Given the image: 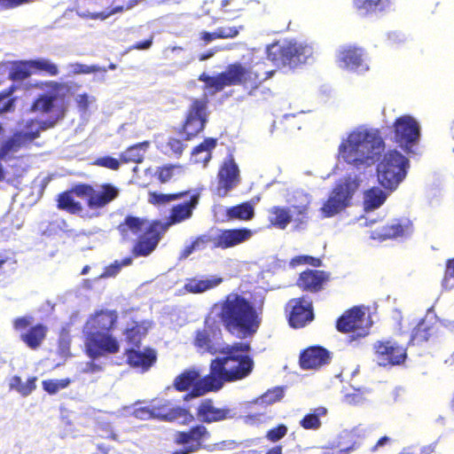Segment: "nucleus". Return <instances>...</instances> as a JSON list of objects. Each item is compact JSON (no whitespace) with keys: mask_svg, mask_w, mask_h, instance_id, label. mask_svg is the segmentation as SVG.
I'll return each mask as SVG.
<instances>
[{"mask_svg":"<svg viewBox=\"0 0 454 454\" xmlns=\"http://www.w3.org/2000/svg\"><path fill=\"white\" fill-rule=\"evenodd\" d=\"M194 345L197 348L200 349L203 353H209L215 355L219 350L212 341L209 334L206 330L198 331L194 339Z\"/></svg>","mask_w":454,"mask_h":454,"instance_id":"nucleus-45","label":"nucleus"},{"mask_svg":"<svg viewBox=\"0 0 454 454\" xmlns=\"http://www.w3.org/2000/svg\"><path fill=\"white\" fill-rule=\"evenodd\" d=\"M216 178V193L220 197L226 196L240 183L239 168L231 153L228 154L219 166Z\"/></svg>","mask_w":454,"mask_h":454,"instance_id":"nucleus-18","label":"nucleus"},{"mask_svg":"<svg viewBox=\"0 0 454 454\" xmlns=\"http://www.w3.org/2000/svg\"><path fill=\"white\" fill-rule=\"evenodd\" d=\"M301 201L297 205L291 207L293 214L295 215V221L304 223L308 219V211L309 207V200L306 195H301Z\"/></svg>","mask_w":454,"mask_h":454,"instance_id":"nucleus-50","label":"nucleus"},{"mask_svg":"<svg viewBox=\"0 0 454 454\" xmlns=\"http://www.w3.org/2000/svg\"><path fill=\"white\" fill-rule=\"evenodd\" d=\"M268 417L264 412H250L244 416V421L249 425L260 424L264 422Z\"/></svg>","mask_w":454,"mask_h":454,"instance_id":"nucleus-62","label":"nucleus"},{"mask_svg":"<svg viewBox=\"0 0 454 454\" xmlns=\"http://www.w3.org/2000/svg\"><path fill=\"white\" fill-rule=\"evenodd\" d=\"M454 279V258L449 259L446 262V269L442 281V286L445 288H451L452 285L450 283Z\"/></svg>","mask_w":454,"mask_h":454,"instance_id":"nucleus-59","label":"nucleus"},{"mask_svg":"<svg viewBox=\"0 0 454 454\" xmlns=\"http://www.w3.org/2000/svg\"><path fill=\"white\" fill-rule=\"evenodd\" d=\"M123 356L126 364L140 373L150 371L158 359L157 351L151 347H145L143 349L130 347L125 348Z\"/></svg>","mask_w":454,"mask_h":454,"instance_id":"nucleus-21","label":"nucleus"},{"mask_svg":"<svg viewBox=\"0 0 454 454\" xmlns=\"http://www.w3.org/2000/svg\"><path fill=\"white\" fill-rule=\"evenodd\" d=\"M223 282L222 278H212L208 279H192L186 286V289L194 294L212 289Z\"/></svg>","mask_w":454,"mask_h":454,"instance_id":"nucleus-42","label":"nucleus"},{"mask_svg":"<svg viewBox=\"0 0 454 454\" xmlns=\"http://www.w3.org/2000/svg\"><path fill=\"white\" fill-rule=\"evenodd\" d=\"M420 137V127L411 115H402L393 123V141L406 153H412Z\"/></svg>","mask_w":454,"mask_h":454,"instance_id":"nucleus-11","label":"nucleus"},{"mask_svg":"<svg viewBox=\"0 0 454 454\" xmlns=\"http://www.w3.org/2000/svg\"><path fill=\"white\" fill-rule=\"evenodd\" d=\"M359 181L348 177L333 187L330 196L320 208L324 217H332L348 206L354 192L358 188Z\"/></svg>","mask_w":454,"mask_h":454,"instance_id":"nucleus-10","label":"nucleus"},{"mask_svg":"<svg viewBox=\"0 0 454 454\" xmlns=\"http://www.w3.org/2000/svg\"><path fill=\"white\" fill-rule=\"evenodd\" d=\"M270 223L280 230H285L292 222V215L290 210L284 207L274 206L269 210Z\"/></svg>","mask_w":454,"mask_h":454,"instance_id":"nucleus-36","label":"nucleus"},{"mask_svg":"<svg viewBox=\"0 0 454 454\" xmlns=\"http://www.w3.org/2000/svg\"><path fill=\"white\" fill-rule=\"evenodd\" d=\"M167 146L168 147L170 152L173 154H175V156L177 158H179L183 154L186 147L183 141L176 137H169L167 142Z\"/></svg>","mask_w":454,"mask_h":454,"instance_id":"nucleus-58","label":"nucleus"},{"mask_svg":"<svg viewBox=\"0 0 454 454\" xmlns=\"http://www.w3.org/2000/svg\"><path fill=\"white\" fill-rule=\"evenodd\" d=\"M331 361L330 352L320 346L309 347L300 355V366L303 370L318 369Z\"/></svg>","mask_w":454,"mask_h":454,"instance_id":"nucleus-28","label":"nucleus"},{"mask_svg":"<svg viewBox=\"0 0 454 454\" xmlns=\"http://www.w3.org/2000/svg\"><path fill=\"white\" fill-rule=\"evenodd\" d=\"M330 279L329 271L308 269L299 274L296 286L302 291L315 294L322 291Z\"/></svg>","mask_w":454,"mask_h":454,"instance_id":"nucleus-25","label":"nucleus"},{"mask_svg":"<svg viewBox=\"0 0 454 454\" xmlns=\"http://www.w3.org/2000/svg\"><path fill=\"white\" fill-rule=\"evenodd\" d=\"M275 71H266L261 75L252 68H247L239 62H234L226 67L225 70L215 76L201 74L199 80L205 82L207 89L215 92L222 91L225 87L242 85L248 90L250 96H254L261 84L270 78Z\"/></svg>","mask_w":454,"mask_h":454,"instance_id":"nucleus-4","label":"nucleus"},{"mask_svg":"<svg viewBox=\"0 0 454 454\" xmlns=\"http://www.w3.org/2000/svg\"><path fill=\"white\" fill-rule=\"evenodd\" d=\"M31 61L34 69L43 71L51 76L59 74L58 67L47 59H34Z\"/></svg>","mask_w":454,"mask_h":454,"instance_id":"nucleus-55","label":"nucleus"},{"mask_svg":"<svg viewBox=\"0 0 454 454\" xmlns=\"http://www.w3.org/2000/svg\"><path fill=\"white\" fill-rule=\"evenodd\" d=\"M199 194H193L188 201L174 206L168 217L169 222L171 223H178L190 218L193 209L199 203Z\"/></svg>","mask_w":454,"mask_h":454,"instance_id":"nucleus-33","label":"nucleus"},{"mask_svg":"<svg viewBox=\"0 0 454 454\" xmlns=\"http://www.w3.org/2000/svg\"><path fill=\"white\" fill-rule=\"evenodd\" d=\"M85 347L87 355L92 359L117 354L121 348L117 338L110 333L100 331L87 332Z\"/></svg>","mask_w":454,"mask_h":454,"instance_id":"nucleus-15","label":"nucleus"},{"mask_svg":"<svg viewBox=\"0 0 454 454\" xmlns=\"http://www.w3.org/2000/svg\"><path fill=\"white\" fill-rule=\"evenodd\" d=\"M267 56L276 65L294 67L304 61V48L297 43L276 42L267 47Z\"/></svg>","mask_w":454,"mask_h":454,"instance_id":"nucleus-14","label":"nucleus"},{"mask_svg":"<svg viewBox=\"0 0 454 454\" xmlns=\"http://www.w3.org/2000/svg\"><path fill=\"white\" fill-rule=\"evenodd\" d=\"M409 160L396 150L384 154L377 165V178L386 190L395 191L407 175Z\"/></svg>","mask_w":454,"mask_h":454,"instance_id":"nucleus-7","label":"nucleus"},{"mask_svg":"<svg viewBox=\"0 0 454 454\" xmlns=\"http://www.w3.org/2000/svg\"><path fill=\"white\" fill-rule=\"evenodd\" d=\"M250 345L234 342L219 350L222 356L211 360L209 373L204 376L203 392L220 390L225 382H233L247 378L253 371L254 361L247 355ZM199 393H202L200 391Z\"/></svg>","mask_w":454,"mask_h":454,"instance_id":"nucleus-1","label":"nucleus"},{"mask_svg":"<svg viewBox=\"0 0 454 454\" xmlns=\"http://www.w3.org/2000/svg\"><path fill=\"white\" fill-rule=\"evenodd\" d=\"M33 318L23 316L13 320V328L20 332V339L27 347L37 349L46 338L48 328L43 324L32 325Z\"/></svg>","mask_w":454,"mask_h":454,"instance_id":"nucleus-16","label":"nucleus"},{"mask_svg":"<svg viewBox=\"0 0 454 454\" xmlns=\"http://www.w3.org/2000/svg\"><path fill=\"white\" fill-rule=\"evenodd\" d=\"M372 353L380 367L403 365L408 357L406 346L392 338L375 341Z\"/></svg>","mask_w":454,"mask_h":454,"instance_id":"nucleus-9","label":"nucleus"},{"mask_svg":"<svg viewBox=\"0 0 454 454\" xmlns=\"http://www.w3.org/2000/svg\"><path fill=\"white\" fill-rule=\"evenodd\" d=\"M50 93L40 94L31 104L30 111L47 116V119L38 122L39 127L35 129L45 130L53 128L59 121L62 120L67 113V105L63 100L59 102V91L61 84L58 82H48L45 83Z\"/></svg>","mask_w":454,"mask_h":454,"instance_id":"nucleus-6","label":"nucleus"},{"mask_svg":"<svg viewBox=\"0 0 454 454\" xmlns=\"http://www.w3.org/2000/svg\"><path fill=\"white\" fill-rule=\"evenodd\" d=\"M439 320L436 314H426L412 329L409 343L423 346L433 340L438 332Z\"/></svg>","mask_w":454,"mask_h":454,"instance_id":"nucleus-24","label":"nucleus"},{"mask_svg":"<svg viewBox=\"0 0 454 454\" xmlns=\"http://www.w3.org/2000/svg\"><path fill=\"white\" fill-rule=\"evenodd\" d=\"M290 266L295 268L299 265H309L314 268H319L323 265V261L320 257H315L309 254H301L293 257L289 262Z\"/></svg>","mask_w":454,"mask_h":454,"instance_id":"nucleus-49","label":"nucleus"},{"mask_svg":"<svg viewBox=\"0 0 454 454\" xmlns=\"http://www.w3.org/2000/svg\"><path fill=\"white\" fill-rule=\"evenodd\" d=\"M116 314H92L85 325L87 332H107L114 327Z\"/></svg>","mask_w":454,"mask_h":454,"instance_id":"nucleus-34","label":"nucleus"},{"mask_svg":"<svg viewBox=\"0 0 454 454\" xmlns=\"http://www.w3.org/2000/svg\"><path fill=\"white\" fill-rule=\"evenodd\" d=\"M189 193L188 191L185 192H180L176 193H160L157 192H150L148 193V201L156 206L164 205L167 204L172 200H179L181 198H184Z\"/></svg>","mask_w":454,"mask_h":454,"instance_id":"nucleus-46","label":"nucleus"},{"mask_svg":"<svg viewBox=\"0 0 454 454\" xmlns=\"http://www.w3.org/2000/svg\"><path fill=\"white\" fill-rule=\"evenodd\" d=\"M36 124L37 121L35 120L28 121L26 124V128L29 129L28 131L16 133L1 145L0 161L12 160V153H17L26 143L39 137V129H33V127Z\"/></svg>","mask_w":454,"mask_h":454,"instance_id":"nucleus-23","label":"nucleus"},{"mask_svg":"<svg viewBox=\"0 0 454 454\" xmlns=\"http://www.w3.org/2000/svg\"><path fill=\"white\" fill-rule=\"evenodd\" d=\"M228 333L238 339L252 337L258 330V314H218Z\"/></svg>","mask_w":454,"mask_h":454,"instance_id":"nucleus-13","label":"nucleus"},{"mask_svg":"<svg viewBox=\"0 0 454 454\" xmlns=\"http://www.w3.org/2000/svg\"><path fill=\"white\" fill-rule=\"evenodd\" d=\"M327 410L325 407L315 408L303 416L300 420V426L305 430H318L322 426L320 418L325 416Z\"/></svg>","mask_w":454,"mask_h":454,"instance_id":"nucleus-37","label":"nucleus"},{"mask_svg":"<svg viewBox=\"0 0 454 454\" xmlns=\"http://www.w3.org/2000/svg\"><path fill=\"white\" fill-rule=\"evenodd\" d=\"M207 107L208 99L207 96L192 100L184 121L178 130V133L183 136L185 141L194 139L204 130L208 119Z\"/></svg>","mask_w":454,"mask_h":454,"instance_id":"nucleus-8","label":"nucleus"},{"mask_svg":"<svg viewBox=\"0 0 454 454\" xmlns=\"http://www.w3.org/2000/svg\"><path fill=\"white\" fill-rule=\"evenodd\" d=\"M132 263L131 257H125L121 261L115 260L114 262L106 266L100 275L101 278H108L115 277L124 266H129Z\"/></svg>","mask_w":454,"mask_h":454,"instance_id":"nucleus-48","label":"nucleus"},{"mask_svg":"<svg viewBox=\"0 0 454 454\" xmlns=\"http://www.w3.org/2000/svg\"><path fill=\"white\" fill-rule=\"evenodd\" d=\"M196 417L201 423L212 424L231 419L233 414L230 408L216 407L213 399L207 398L199 403Z\"/></svg>","mask_w":454,"mask_h":454,"instance_id":"nucleus-26","label":"nucleus"},{"mask_svg":"<svg viewBox=\"0 0 454 454\" xmlns=\"http://www.w3.org/2000/svg\"><path fill=\"white\" fill-rule=\"evenodd\" d=\"M182 166L179 164H167L161 167L157 168L155 175L158 180L161 183L168 182L174 176V171L176 168H181Z\"/></svg>","mask_w":454,"mask_h":454,"instance_id":"nucleus-54","label":"nucleus"},{"mask_svg":"<svg viewBox=\"0 0 454 454\" xmlns=\"http://www.w3.org/2000/svg\"><path fill=\"white\" fill-rule=\"evenodd\" d=\"M286 312H313L312 300L307 296L302 295L299 298H294L288 301L286 305Z\"/></svg>","mask_w":454,"mask_h":454,"instance_id":"nucleus-44","label":"nucleus"},{"mask_svg":"<svg viewBox=\"0 0 454 454\" xmlns=\"http://www.w3.org/2000/svg\"><path fill=\"white\" fill-rule=\"evenodd\" d=\"M413 231L412 222L406 217L394 219L375 231V235L380 239H396L409 235Z\"/></svg>","mask_w":454,"mask_h":454,"instance_id":"nucleus-29","label":"nucleus"},{"mask_svg":"<svg viewBox=\"0 0 454 454\" xmlns=\"http://www.w3.org/2000/svg\"><path fill=\"white\" fill-rule=\"evenodd\" d=\"M315 314H289V325L294 329L304 327L314 320Z\"/></svg>","mask_w":454,"mask_h":454,"instance_id":"nucleus-53","label":"nucleus"},{"mask_svg":"<svg viewBox=\"0 0 454 454\" xmlns=\"http://www.w3.org/2000/svg\"><path fill=\"white\" fill-rule=\"evenodd\" d=\"M213 239L214 237L210 235H200L197 237L192 242V247H194L195 251L203 250L207 247V245L212 244L213 245Z\"/></svg>","mask_w":454,"mask_h":454,"instance_id":"nucleus-60","label":"nucleus"},{"mask_svg":"<svg viewBox=\"0 0 454 454\" xmlns=\"http://www.w3.org/2000/svg\"><path fill=\"white\" fill-rule=\"evenodd\" d=\"M71 383L70 379L45 380L42 382L43 388L50 395H54L60 389L66 388Z\"/></svg>","mask_w":454,"mask_h":454,"instance_id":"nucleus-52","label":"nucleus"},{"mask_svg":"<svg viewBox=\"0 0 454 454\" xmlns=\"http://www.w3.org/2000/svg\"><path fill=\"white\" fill-rule=\"evenodd\" d=\"M37 377L33 376L23 383L20 376L14 375L9 382L10 389L15 390L22 396L29 395L36 388Z\"/></svg>","mask_w":454,"mask_h":454,"instance_id":"nucleus-39","label":"nucleus"},{"mask_svg":"<svg viewBox=\"0 0 454 454\" xmlns=\"http://www.w3.org/2000/svg\"><path fill=\"white\" fill-rule=\"evenodd\" d=\"M204 377L200 376V372L195 368H190L179 373L172 383L173 387L178 392L189 391L184 397L185 401L191 398L199 397L206 395L207 392L199 393L204 388Z\"/></svg>","mask_w":454,"mask_h":454,"instance_id":"nucleus-20","label":"nucleus"},{"mask_svg":"<svg viewBox=\"0 0 454 454\" xmlns=\"http://www.w3.org/2000/svg\"><path fill=\"white\" fill-rule=\"evenodd\" d=\"M147 145L148 142H144L129 146L124 152L120 153L121 163H141L145 158L141 149L143 146L147 147Z\"/></svg>","mask_w":454,"mask_h":454,"instance_id":"nucleus-41","label":"nucleus"},{"mask_svg":"<svg viewBox=\"0 0 454 454\" xmlns=\"http://www.w3.org/2000/svg\"><path fill=\"white\" fill-rule=\"evenodd\" d=\"M210 437L211 434L207 428L203 424H197L187 430L176 431L173 442L176 445L183 446L194 453L202 450L204 442Z\"/></svg>","mask_w":454,"mask_h":454,"instance_id":"nucleus-19","label":"nucleus"},{"mask_svg":"<svg viewBox=\"0 0 454 454\" xmlns=\"http://www.w3.org/2000/svg\"><path fill=\"white\" fill-rule=\"evenodd\" d=\"M219 304L221 312H259L263 309L264 296L256 292H233Z\"/></svg>","mask_w":454,"mask_h":454,"instance_id":"nucleus-12","label":"nucleus"},{"mask_svg":"<svg viewBox=\"0 0 454 454\" xmlns=\"http://www.w3.org/2000/svg\"><path fill=\"white\" fill-rule=\"evenodd\" d=\"M150 413L154 418L163 421L172 422L177 419H184V423L188 424L194 420L193 415L186 408L175 405L170 400L155 398L151 402Z\"/></svg>","mask_w":454,"mask_h":454,"instance_id":"nucleus-17","label":"nucleus"},{"mask_svg":"<svg viewBox=\"0 0 454 454\" xmlns=\"http://www.w3.org/2000/svg\"><path fill=\"white\" fill-rule=\"evenodd\" d=\"M379 129H357L351 131L339 145V157L356 168L368 167L384 150Z\"/></svg>","mask_w":454,"mask_h":454,"instance_id":"nucleus-2","label":"nucleus"},{"mask_svg":"<svg viewBox=\"0 0 454 454\" xmlns=\"http://www.w3.org/2000/svg\"><path fill=\"white\" fill-rule=\"evenodd\" d=\"M31 60H19L12 62L8 77L12 81H24L32 74Z\"/></svg>","mask_w":454,"mask_h":454,"instance_id":"nucleus-38","label":"nucleus"},{"mask_svg":"<svg viewBox=\"0 0 454 454\" xmlns=\"http://www.w3.org/2000/svg\"><path fill=\"white\" fill-rule=\"evenodd\" d=\"M119 189L110 183H105L95 189L89 184H76L70 190L60 192L57 198V207L71 215H79L83 207L81 202L74 200L73 194L85 199L90 210H99L109 205L119 196Z\"/></svg>","mask_w":454,"mask_h":454,"instance_id":"nucleus-3","label":"nucleus"},{"mask_svg":"<svg viewBox=\"0 0 454 454\" xmlns=\"http://www.w3.org/2000/svg\"><path fill=\"white\" fill-rule=\"evenodd\" d=\"M254 214V207L248 202L231 207L226 210L228 220L247 221L253 218Z\"/></svg>","mask_w":454,"mask_h":454,"instance_id":"nucleus-40","label":"nucleus"},{"mask_svg":"<svg viewBox=\"0 0 454 454\" xmlns=\"http://www.w3.org/2000/svg\"><path fill=\"white\" fill-rule=\"evenodd\" d=\"M253 231L247 228L223 229L214 237L213 248L228 249L247 241Z\"/></svg>","mask_w":454,"mask_h":454,"instance_id":"nucleus-27","label":"nucleus"},{"mask_svg":"<svg viewBox=\"0 0 454 454\" xmlns=\"http://www.w3.org/2000/svg\"><path fill=\"white\" fill-rule=\"evenodd\" d=\"M339 61L350 70L366 69L364 61V51L356 46H346L339 51Z\"/></svg>","mask_w":454,"mask_h":454,"instance_id":"nucleus-31","label":"nucleus"},{"mask_svg":"<svg viewBox=\"0 0 454 454\" xmlns=\"http://www.w3.org/2000/svg\"><path fill=\"white\" fill-rule=\"evenodd\" d=\"M151 326V321L132 320L123 331L125 341L132 347L140 348L142 340L147 335Z\"/></svg>","mask_w":454,"mask_h":454,"instance_id":"nucleus-30","label":"nucleus"},{"mask_svg":"<svg viewBox=\"0 0 454 454\" xmlns=\"http://www.w3.org/2000/svg\"><path fill=\"white\" fill-rule=\"evenodd\" d=\"M369 392V390H361L360 388H358L356 390L355 393L346 394L344 398L346 403L349 404H357L364 400V395Z\"/></svg>","mask_w":454,"mask_h":454,"instance_id":"nucleus-61","label":"nucleus"},{"mask_svg":"<svg viewBox=\"0 0 454 454\" xmlns=\"http://www.w3.org/2000/svg\"><path fill=\"white\" fill-rule=\"evenodd\" d=\"M93 100H95V98L93 97L89 96L87 93L80 94L75 98L77 107L82 112L87 111L90 104Z\"/></svg>","mask_w":454,"mask_h":454,"instance_id":"nucleus-63","label":"nucleus"},{"mask_svg":"<svg viewBox=\"0 0 454 454\" xmlns=\"http://www.w3.org/2000/svg\"><path fill=\"white\" fill-rule=\"evenodd\" d=\"M244 26L239 27H219L216 28L219 39H232L239 35Z\"/></svg>","mask_w":454,"mask_h":454,"instance_id":"nucleus-57","label":"nucleus"},{"mask_svg":"<svg viewBox=\"0 0 454 454\" xmlns=\"http://www.w3.org/2000/svg\"><path fill=\"white\" fill-rule=\"evenodd\" d=\"M92 164L94 166L105 168L110 170L116 171L120 168L121 163V157L119 156V159L114 158L111 155H105L101 157L96 158Z\"/></svg>","mask_w":454,"mask_h":454,"instance_id":"nucleus-51","label":"nucleus"},{"mask_svg":"<svg viewBox=\"0 0 454 454\" xmlns=\"http://www.w3.org/2000/svg\"><path fill=\"white\" fill-rule=\"evenodd\" d=\"M123 239H129L130 235H138L132 247L131 253L135 257L148 256L157 247L161 239L165 228L159 221L147 223L145 219L134 215H127L116 227Z\"/></svg>","mask_w":454,"mask_h":454,"instance_id":"nucleus-5","label":"nucleus"},{"mask_svg":"<svg viewBox=\"0 0 454 454\" xmlns=\"http://www.w3.org/2000/svg\"><path fill=\"white\" fill-rule=\"evenodd\" d=\"M72 67L74 74H90L98 71L97 66H87L82 63H74L72 65Z\"/></svg>","mask_w":454,"mask_h":454,"instance_id":"nucleus-64","label":"nucleus"},{"mask_svg":"<svg viewBox=\"0 0 454 454\" xmlns=\"http://www.w3.org/2000/svg\"><path fill=\"white\" fill-rule=\"evenodd\" d=\"M288 432V428L285 424H278V426L269 429L266 432L265 437L270 442H277L284 438Z\"/></svg>","mask_w":454,"mask_h":454,"instance_id":"nucleus-56","label":"nucleus"},{"mask_svg":"<svg viewBox=\"0 0 454 454\" xmlns=\"http://www.w3.org/2000/svg\"><path fill=\"white\" fill-rule=\"evenodd\" d=\"M389 4L390 0H353L355 9L364 16L384 12Z\"/></svg>","mask_w":454,"mask_h":454,"instance_id":"nucleus-35","label":"nucleus"},{"mask_svg":"<svg viewBox=\"0 0 454 454\" xmlns=\"http://www.w3.org/2000/svg\"><path fill=\"white\" fill-rule=\"evenodd\" d=\"M217 145V139L206 137L192 151V160L194 163L206 167L212 159V152Z\"/></svg>","mask_w":454,"mask_h":454,"instance_id":"nucleus-32","label":"nucleus"},{"mask_svg":"<svg viewBox=\"0 0 454 454\" xmlns=\"http://www.w3.org/2000/svg\"><path fill=\"white\" fill-rule=\"evenodd\" d=\"M372 320L370 314H341L336 321V328L342 333H352L356 337L369 334Z\"/></svg>","mask_w":454,"mask_h":454,"instance_id":"nucleus-22","label":"nucleus"},{"mask_svg":"<svg viewBox=\"0 0 454 454\" xmlns=\"http://www.w3.org/2000/svg\"><path fill=\"white\" fill-rule=\"evenodd\" d=\"M284 387H275L270 389H268L263 395H262L256 400V403H260L265 405H270L277 402H279L284 397Z\"/></svg>","mask_w":454,"mask_h":454,"instance_id":"nucleus-47","label":"nucleus"},{"mask_svg":"<svg viewBox=\"0 0 454 454\" xmlns=\"http://www.w3.org/2000/svg\"><path fill=\"white\" fill-rule=\"evenodd\" d=\"M386 193L379 187H372L364 193V205L368 209L380 207L386 200Z\"/></svg>","mask_w":454,"mask_h":454,"instance_id":"nucleus-43","label":"nucleus"}]
</instances>
